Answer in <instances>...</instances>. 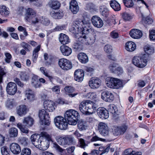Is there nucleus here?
<instances>
[{
    "instance_id": "f257e3e1",
    "label": "nucleus",
    "mask_w": 155,
    "mask_h": 155,
    "mask_svg": "<svg viewBox=\"0 0 155 155\" xmlns=\"http://www.w3.org/2000/svg\"><path fill=\"white\" fill-rule=\"evenodd\" d=\"M79 108L83 114L89 115L93 113L97 108V106L93 102L87 100L81 102L79 104Z\"/></svg>"
},
{
    "instance_id": "f03ea898",
    "label": "nucleus",
    "mask_w": 155,
    "mask_h": 155,
    "mask_svg": "<svg viewBox=\"0 0 155 155\" xmlns=\"http://www.w3.org/2000/svg\"><path fill=\"white\" fill-rule=\"evenodd\" d=\"M64 117L68 120V124L71 125H76L79 119L78 112L74 110L70 109L67 110L64 114Z\"/></svg>"
},
{
    "instance_id": "7ed1b4c3",
    "label": "nucleus",
    "mask_w": 155,
    "mask_h": 155,
    "mask_svg": "<svg viewBox=\"0 0 155 155\" xmlns=\"http://www.w3.org/2000/svg\"><path fill=\"white\" fill-rule=\"evenodd\" d=\"M66 119L61 116H58L54 119V122L56 126L61 130H65L68 127V124Z\"/></svg>"
},
{
    "instance_id": "20e7f679",
    "label": "nucleus",
    "mask_w": 155,
    "mask_h": 155,
    "mask_svg": "<svg viewBox=\"0 0 155 155\" xmlns=\"http://www.w3.org/2000/svg\"><path fill=\"white\" fill-rule=\"evenodd\" d=\"M44 137L43 139L41 140L38 148L42 150L47 149L49 147L50 141H52L51 136L49 134L46 132V134H42Z\"/></svg>"
},
{
    "instance_id": "39448f33",
    "label": "nucleus",
    "mask_w": 155,
    "mask_h": 155,
    "mask_svg": "<svg viewBox=\"0 0 155 155\" xmlns=\"http://www.w3.org/2000/svg\"><path fill=\"white\" fill-rule=\"evenodd\" d=\"M80 35H80L79 36H78V40L81 43L91 45L94 42L96 39L95 35H91L88 37H87L85 34H81Z\"/></svg>"
},
{
    "instance_id": "423d86ee",
    "label": "nucleus",
    "mask_w": 155,
    "mask_h": 155,
    "mask_svg": "<svg viewBox=\"0 0 155 155\" xmlns=\"http://www.w3.org/2000/svg\"><path fill=\"white\" fill-rule=\"evenodd\" d=\"M39 117L40 119L41 124L49 125L50 124V117L48 113L44 109L39 111Z\"/></svg>"
},
{
    "instance_id": "0eeeda50",
    "label": "nucleus",
    "mask_w": 155,
    "mask_h": 155,
    "mask_svg": "<svg viewBox=\"0 0 155 155\" xmlns=\"http://www.w3.org/2000/svg\"><path fill=\"white\" fill-rule=\"evenodd\" d=\"M59 67L63 70L67 71L71 69L72 67V63L66 58H62L58 61Z\"/></svg>"
},
{
    "instance_id": "6e6552de",
    "label": "nucleus",
    "mask_w": 155,
    "mask_h": 155,
    "mask_svg": "<svg viewBox=\"0 0 155 155\" xmlns=\"http://www.w3.org/2000/svg\"><path fill=\"white\" fill-rule=\"evenodd\" d=\"M46 132L43 131L41 132L40 134V136L38 137L36 134H33L31 137V139L32 144L36 147L38 148L39 144L41 140L43 139L44 137L42 135V134H46Z\"/></svg>"
},
{
    "instance_id": "1a4fd4ad",
    "label": "nucleus",
    "mask_w": 155,
    "mask_h": 155,
    "mask_svg": "<svg viewBox=\"0 0 155 155\" xmlns=\"http://www.w3.org/2000/svg\"><path fill=\"white\" fill-rule=\"evenodd\" d=\"M98 127V130L102 135L106 136L108 135L109 128L107 124L101 122L99 123Z\"/></svg>"
},
{
    "instance_id": "9d476101",
    "label": "nucleus",
    "mask_w": 155,
    "mask_h": 155,
    "mask_svg": "<svg viewBox=\"0 0 155 155\" xmlns=\"http://www.w3.org/2000/svg\"><path fill=\"white\" fill-rule=\"evenodd\" d=\"M36 13L35 11L32 8H28L26 11L25 18L26 20L28 21H31L33 24V21H35L36 19Z\"/></svg>"
},
{
    "instance_id": "9b49d317",
    "label": "nucleus",
    "mask_w": 155,
    "mask_h": 155,
    "mask_svg": "<svg viewBox=\"0 0 155 155\" xmlns=\"http://www.w3.org/2000/svg\"><path fill=\"white\" fill-rule=\"evenodd\" d=\"M17 87L16 84L13 82H10L7 85L6 90L7 93L9 95H13L16 92Z\"/></svg>"
},
{
    "instance_id": "f8f14e48",
    "label": "nucleus",
    "mask_w": 155,
    "mask_h": 155,
    "mask_svg": "<svg viewBox=\"0 0 155 155\" xmlns=\"http://www.w3.org/2000/svg\"><path fill=\"white\" fill-rule=\"evenodd\" d=\"M101 97L104 100L110 102H112L114 99V94L108 91L102 92L101 94Z\"/></svg>"
},
{
    "instance_id": "ddd939ff",
    "label": "nucleus",
    "mask_w": 155,
    "mask_h": 155,
    "mask_svg": "<svg viewBox=\"0 0 155 155\" xmlns=\"http://www.w3.org/2000/svg\"><path fill=\"white\" fill-rule=\"evenodd\" d=\"M101 80L97 78H92L89 81V86L93 89H97L99 88L101 84Z\"/></svg>"
},
{
    "instance_id": "4468645a",
    "label": "nucleus",
    "mask_w": 155,
    "mask_h": 155,
    "mask_svg": "<svg viewBox=\"0 0 155 155\" xmlns=\"http://www.w3.org/2000/svg\"><path fill=\"white\" fill-rule=\"evenodd\" d=\"M91 21L92 24L95 27L101 28L103 26V23L102 20L100 17L96 15L92 17Z\"/></svg>"
},
{
    "instance_id": "2eb2a0df",
    "label": "nucleus",
    "mask_w": 155,
    "mask_h": 155,
    "mask_svg": "<svg viewBox=\"0 0 155 155\" xmlns=\"http://www.w3.org/2000/svg\"><path fill=\"white\" fill-rule=\"evenodd\" d=\"M38 22L44 25L48 26L50 24V21L48 18L46 17H36L35 21H33V24H35Z\"/></svg>"
},
{
    "instance_id": "dca6fc26",
    "label": "nucleus",
    "mask_w": 155,
    "mask_h": 155,
    "mask_svg": "<svg viewBox=\"0 0 155 155\" xmlns=\"http://www.w3.org/2000/svg\"><path fill=\"white\" fill-rule=\"evenodd\" d=\"M44 106L45 109L49 112L53 111L56 107L55 104L54 102L48 100L44 102Z\"/></svg>"
},
{
    "instance_id": "f3484780",
    "label": "nucleus",
    "mask_w": 155,
    "mask_h": 155,
    "mask_svg": "<svg viewBox=\"0 0 155 155\" xmlns=\"http://www.w3.org/2000/svg\"><path fill=\"white\" fill-rule=\"evenodd\" d=\"M98 115L100 118L107 119L109 117L108 111L104 107H100L97 110Z\"/></svg>"
},
{
    "instance_id": "a211bd4d",
    "label": "nucleus",
    "mask_w": 155,
    "mask_h": 155,
    "mask_svg": "<svg viewBox=\"0 0 155 155\" xmlns=\"http://www.w3.org/2000/svg\"><path fill=\"white\" fill-rule=\"evenodd\" d=\"M28 111V110L27 107L24 105H20L16 108V113L20 117L25 115Z\"/></svg>"
},
{
    "instance_id": "6ab92c4d",
    "label": "nucleus",
    "mask_w": 155,
    "mask_h": 155,
    "mask_svg": "<svg viewBox=\"0 0 155 155\" xmlns=\"http://www.w3.org/2000/svg\"><path fill=\"white\" fill-rule=\"evenodd\" d=\"M130 36L134 39H138L140 38L143 35L142 32L139 29H133L130 32Z\"/></svg>"
},
{
    "instance_id": "aec40b11",
    "label": "nucleus",
    "mask_w": 155,
    "mask_h": 155,
    "mask_svg": "<svg viewBox=\"0 0 155 155\" xmlns=\"http://www.w3.org/2000/svg\"><path fill=\"white\" fill-rule=\"evenodd\" d=\"M9 147L11 151L14 154H18L21 151L20 146L16 143H12L10 144Z\"/></svg>"
},
{
    "instance_id": "412c9836",
    "label": "nucleus",
    "mask_w": 155,
    "mask_h": 155,
    "mask_svg": "<svg viewBox=\"0 0 155 155\" xmlns=\"http://www.w3.org/2000/svg\"><path fill=\"white\" fill-rule=\"evenodd\" d=\"M60 50L62 54L64 56H68L71 54V49L66 45H62L60 47Z\"/></svg>"
},
{
    "instance_id": "4be33fe9",
    "label": "nucleus",
    "mask_w": 155,
    "mask_h": 155,
    "mask_svg": "<svg viewBox=\"0 0 155 155\" xmlns=\"http://www.w3.org/2000/svg\"><path fill=\"white\" fill-rule=\"evenodd\" d=\"M87 23V22L84 20H82L81 19L77 18L73 22V24L75 27H77L81 30L82 28H84L83 25H85ZM85 30V29H84Z\"/></svg>"
},
{
    "instance_id": "5701e85b",
    "label": "nucleus",
    "mask_w": 155,
    "mask_h": 155,
    "mask_svg": "<svg viewBox=\"0 0 155 155\" xmlns=\"http://www.w3.org/2000/svg\"><path fill=\"white\" fill-rule=\"evenodd\" d=\"M84 75L83 71L76 70L74 73V78L75 80L78 82L82 81L83 79Z\"/></svg>"
},
{
    "instance_id": "b1692460",
    "label": "nucleus",
    "mask_w": 155,
    "mask_h": 155,
    "mask_svg": "<svg viewBox=\"0 0 155 155\" xmlns=\"http://www.w3.org/2000/svg\"><path fill=\"white\" fill-rule=\"evenodd\" d=\"M141 60V64L140 65V68H143L145 67L147 64V62L150 60L149 55L144 54L141 56H140Z\"/></svg>"
},
{
    "instance_id": "393cba45",
    "label": "nucleus",
    "mask_w": 155,
    "mask_h": 155,
    "mask_svg": "<svg viewBox=\"0 0 155 155\" xmlns=\"http://www.w3.org/2000/svg\"><path fill=\"white\" fill-rule=\"evenodd\" d=\"M125 47V49L127 51L132 52L135 49L136 45L133 42L130 41L126 43Z\"/></svg>"
},
{
    "instance_id": "a878e982",
    "label": "nucleus",
    "mask_w": 155,
    "mask_h": 155,
    "mask_svg": "<svg viewBox=\"0 0 155 155\" xmlns=\"http://www.w3.org/2000/svg\"><path fill=\"white\" fill-rule=\"evenodd\" d=\"M34 120L33 118L30 117H27L24 118L23 123L27 127H30L34 124Z\"/></svg>"
},
{
    "instance_id": "bb28decb",
    "label": "nucleus",
    "mask_w": 155,
    "mask_h": 155,
    "mask_svg": "<svg viewBox=\"0 0 155 155\" xmlns=\"http://www.w3.org/2000/svg\"><path fill=\"white\" fill-rule=\"evenodd\" d=\"M59 39L60 42L63 45L67 44L70 42L68 36L63 33L60 34Z\"/></svg>"
},
{
    "instance_id": "cd10ccee",
    "label": "nucleus",
    "mask_w": 155,
    "mask_h": 155,
    "mask_svg": "<svg viewBox=\"0 0 155 155\" xmlns=\"http://www.w3.org/2000/svg\"><path fill=\"white\" fill-rule=\"evenodd\" d=\"M110 4L111 7L115 11H118L120 10L121 8L119 4L115 0H111Z\"/></svg>"
},
{
    "instance_id": "c85d7f7f",
    "label": "nucleus",
    "mask_w": 155,
    "mask_h": 155,
    "mask_svg": "<svg viewBox=\"0 0 155 155\" xmlns=\"http://www.w3.org/2000/svg\"><path fill=\"white\" fill-rule=\"evenodd\" d=\"M25 95L27 98L30 101H32L35 99L34 92L32 90L28 89L25 91Z\"/></svg>"
},
{
    "instance_id": "c756f323",
    "label": "nucleus",
    "mask_w": 155,
    "mask_h": 155,
    "mask_svg": "<svg viewBox=\"0 0 155 155\" xmlns=\"http://www.w3.org/2000/svg\"><path fill=\"white\" fill-rule=\"evenodd\" d=\"M31 84L32 86L35 88L40 87L41 86V84L39 82L38 76L37 75H34L32 77Z\"/></svg>"
},
{
    "instance_id": "7c9ffc66",
    "label": "nucleus",
    "mask_w": 155,
    "mask_h": 155,
    "mask_svg": "<svg viewBox=\"0 0 155 155\" xmlns=\"http://www.w3.org/2000/svg\"><path fill=\"white\" fill-rule=\"evenodd\" d=\"M78 57L79 60L82 63L85 64L88 61V58L84 53H80Z\"/></svg>"
},
{
    "instance_id": "2f4dec72",
    "label": "nucleus",
    "mask_w": 155,
    "mask_h": 155,
    "mask_svg": "<svg viewBox=\"0 0 155 155\" xmlns=\"http://www.w3.org/2000/svg\"><path fill=\"white\" fill-rule=\"evenodd\" d=\"M69 31L74 34V36L76 38V36L77 35H81L80 34H81V33H79L80 31H81V30L79 28H78L77 27H75L73 25L69 29Z\"/></svg>"
},
{
    "instance_id": "473e14b6",
    "label": "nucleus",
    "mask_w": 155,
    "mask_h": 155,
    "mask_svg": "<svg viewBox=\"0 0 155 155\" xmlns=\"http://www.w3.org/2000/svg\"><path fill=\"white\" fill-rule=\"evenodd\" d=\"M49 3L51 8L55 9L59 8L61 5L60 2L57 0H51Z\"/></svg>"
},
{
    "instance_id": "72a5a7b5",
    "label": "nucleus",
    "mask_w": 155,
    "mask_h": 155,
    "mask_svg": "<svg viewBox=\"0 0 155 155\" xmlns=\"http://www.w3.org/2000/svg\"><path fill=\"white\" fill-rule=\"evenodd\" d=\"M9 12L7 8L4 5H0V14L3 16L6 17L9 14Z\"/></svg>"
},
{
    "instance_id": "f704fd0d",
    "label": "nucleus",
    "mask_w": 155,
    "mask_h": 155,
    "mask_svg": "<svg viewBox=\"0 0 155 155\" xmlns=\"http://www.w3.org/2000/svg\"><path fill=\"white\" fill-rule=\"evenodd\" d=\"M116 78H110L109 80L106 81V85L109 88L114 89L115 86Z\"/></svg>"
},
{
    "instance_id": "c9c22d12",
    "label": "nucleus",
    "mask_w": 155,
    "mask_h": 155,
    "mask_svg": "<svg viewBox=\"0 0 155 155\" xmlns=\"http://www.w3.org/2000/svg\"><path fill=\"white\" fill-rule=\"evenodd\" d=\"M108 111L114 116H115L118 112V109L117 106L114 104H110L108 105Z\"/></svg>"
},
{
    "instance_id": "e433bc0d",
    "label": "nucleus",
    "mask_w": 155,
    "mask_h": 155,
    "mask_svg": "<svg viewBox=\"0 0 155 155\" xmlns=\"http://www.w3.org/2000/svg\"><path fill=\"white\" fill-rule=\"evenodd\" d=\"M18 130L15 127L11 128L9 131V137L11 138L16 137L18 135Z\"/></svg>"
},
{
    "instance_id": "4c0bfd02",
    "label": "nucleus",
    "mask_w": 155,
    "mask_h": 155,
    "mask_svg": "<svg viewBox=\"0 0 155 155\" xmlns=\"http://www.w3.org/2000/svg\"><path fill=\"white\" fill-rule=\"evenodd\" d=\"M40 45L38 46L33 51L32 58L34 62H35L38 56V52L40 49Z\"/></svg>"
},
{
    "instance_id": "58836bf2",
    "label": "nucleus",
    "mask_w": 155,
    "mask_h": 155,
    "mask_svg": "<svg viewBox=\"0 0 155 155\" xmlns=\"http://www.w3.org/2000/svg\"><path fill=\"white\" fill-rule=\"evenodd\" d=\"M40 70L42 74L48 78L49 80L51 82H52L53 78L52 76L49 75L48 73L47 70L44 67H41L40 68Z\"/></svg>"
},
{
    "instance_id": "ea45409f",
    "label": "nucleus",
    "mask_w": 155,
    "mask_h": 155,
    "mask_svg": "<svg viewBox=\"0 0 155 155\" xmlns=\"http://www.w3.org/2000/svg\"><path fill=\"white\" fill-rule=\"evenodd\" d=\"M50 15L53 18L55 19L61 18L63 15V13L60 11L51 12Z\"/></svg>"
},
{
    "instance_id": "a19ab883",
    "label": "nucleus",
    "mask_w": 155,
    "mask_h": 155,
    "mask_svg": "<svg viewBox=\"0 0 155 155\" xmlns=\"http://www.w3.org/2000/svg\"><path fill=\"white\" fill-rule=\"evenodd\" d=\"M78 126V129L81 130H85L87 127V125L85 122L82 120L79 121Z\"/></svg>"
},
{
    "instance_id": "79ce46f5",
    "label": "nucleus",
    "mask_w": 155,
    "mask_h": 155,
    "mask_svg": "<svg viewBox=\"0 0 155 155\" xmlns=\"http://www.w3.org/2000/svg\"><path fill=\"white\" fill-rule=\"evenodd\" d=\"M56 139L59 144L63 146L66 145L65 137H62L60 136H58L56 137Z\"/></svg>"
},
{
    "instance_id": "37998d69",
    "label": "nucleus",
    "mask_w": 155,
    "mask_h": 155,
    "mask_svg": "<svg viewBox=\"0 0 155 155\" xmlns=\"http://www.w3.org/2000/svg\"><path fill=\"white\" fill-rule=\"evenodd\" d=\"M74 137L71 135H67L65 136L66 145H70L73 143Z\"/></svg>"
},
{
    "instance_id": "c03bdc74",
    "label": "nucleus",
    "mask_w": 155,
    "mask_h": 155,
    "mask_svg": "<svg viewBox=\"0 0 155 155\" xmlns=\"http://www.w3.org/2000/svg\"><path fill=\"white\" fill-rule=\"evenodd\" d=\"M141 62L140 57H134L133 59V64L135 66L140 68V66L141 64Z\"/></svg>"
},
{
    "instance_id": "a18cd8bd",
    "label": "nucleus",
    "mask_w": 155,
    "mask_h": 155,
    "mask_svg": "<svg viewBox=\"0 0 155 155\" xmlns=\"http://www.w3.org/2000/svg\"><path fill=\"white\" fill-rule=\"evenodd\" d=\"M144 51L147 54V55H150L154 53V48L153 47L149 46H145L144 47Z\"/></svg>"
},
{
    "instance_id": "49530a36",
    "label": "nucleus",
    "mask_w": 155,
    "mask_h": 155,
    "mask_svg": "<svg viewBox=\"0 0 155 155\" xmlns=\"http://www.w3.org/2000/svg\"><path fill=\"white\" fill-rule=\"evenodd\" d=\"M17 126L22 133L25 134L28 133V129L23 126L21 123H18L17 124Z\"/></svg>"
},
{
    "instance_id": "de8ad7c7",
    "label": "nucleus",
    "mask_w": 155,
    "mask_h": 155,
    "mask_svg": "<svg viewBox=\"0 0 155 155\" xmlns=\"http://www.w3.org/2000/svg\"><path fill=\"white\" fill-rule=\"evenodd\" d=\"M77 36L79 35H77L76 36V42L74 44V48L76 49L77 50H80L82 49V45L81 44L83 43H81L80 41H79L78 40V37Z\"/></svg>"
},
{
    "instance_id": "09e8293b",
    "label": "nucleus",
    "mask_w": 155,
    "mask_h": 155,
    "mask_svg": "<svg viewBox=\"0 0 155 155\" xmlns=\"http://www.w3.org/2000/svg\"><path fill=\"white\" fill-rule=\"evenodd\" d=\"M122 17L123 19L126 21H129L132 18V15L127 12H124L123 13Z\"/></svg>"
},
{
    "instance_id": "8fccbe9b",
    "label": "nucleus",
    "mask_w": 155,
    "mask_h": 155,
    "mask_svg": "<svg viewBox=\"0 0 155 155\" xmlns=\"http://www.w3.org/2000/svg\"><path fill=\"white\" fill-rule=\"evenodd\" d=\"M135 0H123V2L125 5L127 7L130 8L132 7L134 5V2Z\"/></svg>"
},
{
    "instance_id": "3c124183",
    "label": "nucleus",
    "mask_w": 155,
    "mask_h": 155,
    "mask_svg": "<svg viewBox=\"0 0 155 155\" xmlns=\"http://www.w3.org/2000/svg\"><path fill=\"white\" fill-rule=\"evenodd\" d=\"M115 85L114 87V89H118L123 87L122 81L117 78H116V80Z\"/></svg>"
},
{
    "instance_id": "603ef678",
    "label": "nucleus",
    "mask_w": 155,
    "mask_h": 155,
    "mask_svg": "<svg viewBox=\"0 0 155 155\" xmlns=\"http://www.w3.org/2000/svg\"><path fill=\"white\" fill-rule=\"evenodd\" d=\"M21 155H31V150L28 148H24L21 151Z\"/></svg>"
},
{
    "instance_id": "864d4df0",
    "label": "nucleus",
    "mask_w": 155,
    "mask_h": 155,
    "mask_svg": "<svg viewBox=\"0 0 155 155\" xmlns=\"http://www.w3.org/2000/svg\"><path fill=\"white\" fill-rule=\"evenodd\" d=\"M20 78L22 80L27 81L29 78V74L26 72H21L20 73Z\"/></svg>"
},
{
    "instance_id": "5fc2aeb1",
    "label": "nucleus",
    "mask_w": 155,
    "mask_h": 155,
    "mask_svg": "<svg viewBox=\"0 0 155 155\" xmlns=\"http://www.w3.org/2000/svg\"><path fill=\"white\" fill-rule=\"evenodd\" d=\"M1 151L2 155H10V151L8 148L6 146L1 147Z\"/></svg>"
},
{
    "instance_id": "6e6d98bb",
    "label": "nucleus",
    "mask_w": 155,
    "mask_h": 155,
    "mask_svg": "<svg viewBox=\"0 0 155 155\" xmlns=\"http://www.w3.org/2000/svg\"><path fill=\"white\" fill-rule=\"evenodd\" d=\"M100 12L101 14L104 17H107L109 14V11L107 8L106 7L101 8Z\"/></svg>"
},
{
    "instance_id": "4d7b16f0",
    "label": "nucleus",
    "mask_w": 155,
    "mask_h": 155,
    "mask_svg": "<svg viewBox=\"0 0 155 155\" xmlns=\"http://www.w3.org/2000/svg\"><path fill=\"white\" fill-rule=\"evenodd\" d=\"M104 50L106 53L109 54L112 52V48L110 45L107 44L104 46Z\"/></svg>"
},
{
    "instance_id": "13d9d810",
    "label": "nucleus",
    "mask_w": 155,
    "mask_h": 155,
    "mask_svg": "<svg viewBox=\"0 0 155 155\" xmlns=\"http://www.w3.org/2000/svg\"><path fill=\"white\" fill-rule=\"evenodd\" d=\"M4 69L1 68L0 66V84L2 81L3 76L5 75L6 72Z\"/></svg>"
},
{
    "instance_id": "bf43d9fd",
    "label": "nucleus",
    "mask_w": 155,
    "mask_h": 155,
    "mask_svg": "<svg viewBox=\"0 0 155 155\" xmlns=\"http://www.w3.org/2000/svg\"><path fill=\"white\" fill-rule=\"evenodd\" d=\"M70 8L72 12L74 14H76L79 10V7L78 5H76L74 6H70Z\"/></svg>"
},
{
    "instance_id": "052dcab7",
    "label": "nucleus",
    "mask_w": 155,
    "mask_h": 155,
    "mask_svg": "<svg viewBox=\"0 0 155 155\" xmlns=\"http://www.w3.org/2000/svg\"><path fill=\"white\" fill-rule=\"evenodd\" d=\"M5 55L6 58L5 59V61L7 63H9L10 62V59L12 58L11 54L8 52H5Z\"/></svg>"
},
{
    "instance_id": "680f3d73",
    "label": "nucleus",
    "mask_w": 155,
    "mask_h": 155,
    "mask_svg": "<svg viewBox=\"0 0 155 155\" xmlns=\"http://www.w3.org/2000/svg\"><path fill=\"white\" fill-rule=\"evenodd\" d=\"M28 140L25 137H21L20 140L21 143L24 146H26L28 145Z\"/></svg>"
},
{
    "instance_id": "e2e57ef3",
    "label": "nucleus",
    "mask_w": 155,
    "mask_h": 155,
    "mask_svg": "<svg viewBox=\"0 0 155 155\" xmlns=\"http://www.w3.org/2000/svg\"><path fill=\"white\" fill-rule=\"evenodd\" d=\"M118 65L116 64H113L110 66L109 68L110 71L112 72L115 73V71L118 67Z\"/></svg>"
},
{
    "instance_id": "0e129e2a",
    "label": "nucleus",
    "mask_w": 155,
    "mask_h": 155,
    "mask_svg": "<svg viewBox=\"0 0 155 155\" xmlns=\"http://www.w3.org/2000/svg\"><path fill=\"white\" fill-rule=\"evenodd\" d=\"M149 36L150 40H155V30H152L149 31Z\"/></svg>"
},
{
    "instance_id": "69168bd1",
    "label": "nucleus",
    "mask_w": 155,
    "mask_h": 155,
    "mask_svg": "<svg viewBox=\"0 0 155 155\" xmlns=\"http://www.w3.org/2000/svg\"><path fill=\"white\" fill-rule=\"evenodd\" d=\"M134 151L131 149L129 148L124 150V155H132Z\"/></svg>"
},
{
    "instance_id": "338daca9",
    "label": "nucleus",
    "mask_w": 155,
    "mask_h": 155,
    "mask_svg": "<svg viewBox=\"0 0 155 155\" xmlns=\"http://www.w3.org/2000/svg\"><path fill=\"white\" fill-rule=\"evenodd\" d=\"M127 128L126 126L124 125L119 127L120 132V134H123L126 131Z\"/></svg>"
},
{
    "instance_id": "774afa93",
    "label": "nucleus",
    "mask_w": 155,
    "mask_h": 155,
    "mask_svg": "<svg viewBox=\"0 0 155 155\" xmlns=\"http://www.w3.org/2000/svg\"><path fill=\"white\" fill-rule=\"evenodd\" d=\"M64 90L67 92L71 93L74 90V88L71 86H66L65 87Z\"/></svg>"
}]
</instances>
